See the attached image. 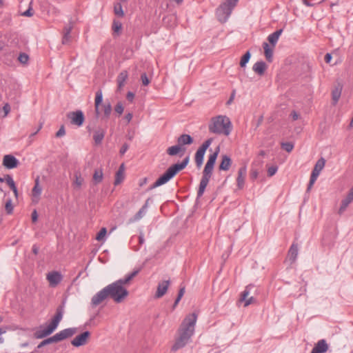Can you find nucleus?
Wrapping results in <instances>:
<instances>
[{
    "label": "nucleus",
    "instance_id": "f257e3e1",
    "mask_svg": "<svg viewBox=\"0 0 353 353\" xmlns=\"http://www.w3.org/2000/svg\"><path fill=\"white\" fill-rule=\"evenodd\" d=\"M196 319L197 316L195 313L190 314L184 319L178 330L179 336L172 346V351L176 352L184 347L190 341L194 332Z\"/></svg>",
    "mask_w": 353,
    "mask_h": 353
},
{
    "label": "nucleus",
    "instance_id": "f03ea898",
    "mask_svg": "<svg viewBox=\"0 0 353 353\" xmlns=\"http://www.w3.org/2000/svg\"><path fill=\"white\" fill-rule=\"evenodd\" d=\"M140 270L137 269L130 274L126 275L125 278L119 279L115 282L109 284L105 287L109 297H110L116 303H121L128 296V290L123 286L128 283L139 272Z\"/></svg>",
    "mask_w": 353,
    "mask_h": 353
},
{
    "label": "nucleus",
    "instance_id": "7ed1b4c3",
    "mask_svg": "<svg viewBox=\"0 0 353 353\" xmlns=\"http://www.w3.org/2000/svg\"><path fill=\"white\" fill-rule=\"evenodd\" d=\"M219 152V148H217L216 150L212 154H211L208 157V161L204 167L203 175L199 183V190L197 192L198 198L202 196L209 183V181L212 174L214 165L215 164Z\"/></svg>",
    "mask_w": 353,
    "mask_h": 353
},
{
    "label": "nucleus",
    "instance_id": "20e7f679",
    "mask_svg": "<svg viewBox=\"0 0 353 353\" xmlns=\"http://www.w3.org/2000/svg\"><path fill=\"white\" fill-rule=\"evenodd\" d=\"M209 130L214 134L228 136L232 130L231 121L226 116L219 115L213 117L209 125Z\"/></svg>",
    "mask_w": 353,
    "mask_h": 353
},
{
    "label": "nucleus",
    "instance_id": "39448f33",
    "mask_svg": "<svg viewBox=\"0 0 353 353\" xmlns=\"http://www.w3.org/2000/svg\"><path fill=\"white\" fill-rule=\"evenodd\" d=\"M189 162V157H186L181 163L172 165L150 188V190L156 188L168 182L179 171L183 170Z\"/></svg>",
    "mask_w": 353,
    "mask_h": 353
},
{
    "label": "nucleus",
    "instance_id": "423d86ee",
    "mask_svg": "<svg viewBox=\"0 0 353 353\" xmlns=\"http://www.w3.org/2000/svg\"><path fill=\"white\" fill-rule=\"evenodd\" d=\"M64 312L63 305L59 306L57 308L56 314L51 320V322L47 325L46 327H41L37 330L34 335L37 339H43L50 334H51L57 327L59 322L63 318Z\"/></svg>",
    "mask_w": 353,
    "mask_h": 353
},
{
    "label": "nucleus",
    "instance_id": "0eeeda50",
    "mask_svg": "<svg viewBox=\"0 0 353 353\" xmlns=\"http://www.w3.org/2000/svg\"><path fill=\"white\" fill-rule=\"evenodd\" d=\"M212 142V139H208L205 140L202 145L198 148L195 153L194 160L196 165L198 168H200L203 165V157L207 149L210 147Z\"/></svg>",
    "mask_w": 353,
    "mask_h": 353
},
{
    "label": "nucleus",
    "instance_id": "6e6552de",
    "mask_svg": "<svg viewBox=\"0 0 353 353\" xmlns=\"http://www.w3.org/2000/svg\"><path fill=\"white\" fill-rule=\"evenodd\" d=\"M232 10L228 4H221L216 10V14L219 21L225 22L232 13Z\"/></svg>",
    "mask_w": 353,
    "mask_h": 353
},
{
    "label": "nucleus",
    "instance_id": "1a4fd4ad",
    "mask_svg": "<svg viewBox=\"0 0 353 353\" xmlns=\"http://www.w3.org/2000/svg\"><path fill=\"white\" fill-rule=\"evenodd\" d=\"M67 117L70 120L71 124L79 127L82 125L85 120L83 113L81 110L68 112Z\"/></svg>",
    "mask_w": 353,
    "mask_h": 353
},
{
    "label": "nucleus",
    "instance_id": "9d476101",
    "mask_svg": "<svg viewBox=\"0 0 353 353\" xmlns=\"http://www.w3.org/2000/svg\"><path fill=\"white\" fill-rule=\"evenodd\" d=\"M46 279L49 282L50 286L54 288L61 282L63 276L59 272L52 271L47 274Z\"/></svg>",
    "mask_w": 353,
    "mask_h": 353
},
{
    "label": "nucleus",
    "instance_id": "9b49d317",
    "mask_svg": "<svg viewBox=\"0 0 353 353\" xmlns=\"http://www.w3.org/2000/svg\"><path fill=\"white\" fill-rule=\"evenodd\" d=\"M108 297H109L108 291L105 288H103L101 290L98 292L95 295H94L91 299V305L93 307H97L100 303H101L103 301H105Z\"/></svg>",
    "mask_w": 353,
    "mask_h": 353
},
{
    "label": "nucleus",
    "instance_id": "f8f14e48",
    "mask_svg": "<svg viewBox=\"0 0 353 353\" xmlns=\"http://www.w3.org/2000/svg\"><path fill=\"white\" fill-rule=\"evenodd\" d=\"M42 192V187L40 185L39 176H37L34 180V185L32 190V201L34 203H38L40 200V196Z\"/></svg>",
    "mask_w": 353,
    "mask_h": 353
},
{
    "label": "nucleus",
    "instance_id": "ddd939ff",
    "mask_svg": "<svg viewBox=\"0 0 353 353\" xmlns=\"http://www.w3.org/2000/svg\"><path fill=\"white\" fill-rule=\"evenodd\" d=\"M90 336V332L88 331H85L81 334L74 337L72 341L71 344L74 347H79L85 345L88 339Z\"/></svg>",
    "mask_w": 353,
    "mask_h": 353
},
{
    "label": "nucleus",
    "instance_id": "4468645a",
    "mask_svg": "<svg viewBox=\"0 0 353 353\" xmlns=\"http://www.w3.org/2000/svg\"><path fill=\"white\" fill-rule=\"evenodd\" d=\"M254 288L253 285H248L245 287L243 292H242L241 294V298L239 299V301L244 302V307H247L249 305L253 303L255 301V299L253 296H250V298H248L250 293L251 289Z\"/></svg>",
    "mask_w": 353,
    "mask_h": 353
},
{
    "label": "nucleus",
    "instance_id": "2eb2a0df",
    "mask_svg": "<svg viewBox=\"0 0 353 353\" xmlns=\"http://www.w3.org/2000/svg\"><path fill=\"white\" fill-rule=\"evenodd\" d=\"M18 159L12 154H6L3 159V165L8 169H13L18 166Z\"/></svg>",
    "mask_w": 353,
    "mask_h": 353
},
{
    "label": "nucleus",
    "instance_id": "dca6fc26",
    "mask_svg": "<svg viewBox=\"0 0 353 353\" xmlns=\"http://www.w3.org/2000/svg\"><path fill=\"white\" fill-rule=\"evenodd\" d=\"M353 201V187L350 190L347 195L341 201V206L339 209V214H342L347 208L350 203Z\"/></svg>",
    "mask_w": 353,
    "mask_h": 353
},
{
    "label": "nucleus",
    "instance_id": "f3484780",
    "mask_svg": "<svg viewBox=\"0 0 353 353\" xmlns=\"http://www.w3.org/2000/svg\"><path fill=\"white\" fill-rule=\"evenodd\" d=\"M77 332V329L70 327L64 329L55 334L58 342L63 341L67 338L72 336Z\"/></svg>",
    "mask_w": 353,
    "mask_h": 353
},
{
    "label": "nucleus",
    "instance_id": "a211bd4d",
    "mask_svg": "<svg viewBox=\"0 0 353 353\" xmlns=\"http://www.w3.org/2000/svg\"><path fill=\"white\" fill-rule=\"evenodd\" d=\"M170 285V281H163L158 284L157 292L155 294V298L159 299L165 295L168 291Z\"/></svg>",
    "mask_w": 353,
    "mask_h": 353
},
{
    "label": "nucleus",
    "instance_id": "6ab92c4d",
    "mask_svg": "<svg viewBox=\"0 0 353 353\" xmlns=\"http://www.w3.org/2000/svg\"><path fill=\"white\" fill-rule=\"evenodd\" d=\"M328 349L327 343L325 339L319 340L313 347L311 353H325Z\"/></svg>",
    "mask_w": 353,
    "mask_h": 353
},
{
    "label": "nucleus",
    "instance_id": "aec40b11",
    "mask_svg": "<svg viewBox=\"0 0 353 353\" xmlns=\"http://www.w3.org/2000/svg\"><path fill=\"white\" fill-rule=\"evenodd\" d=\"M247 174V168L245 166L240 168L238 170V176L236 179L237 186L239 189H242L245 184V178Z\"/></svg>",
    "mask_w": 353,
    "mask_h": 353
},
{
    "label": "nucleus",
    "instance_id": "412c9836",
    "mask_svg": "<svg viewBox=\"0 0 353 353\" xmlns=\"http://www.w3.org/2000/svg\"><path fill=\"white\" fill-rule=\"evenodd\" d=\"M325 165V160L324 158L321 157L320 158L316 163L314 169L312 172L311 175L314 176V177L318 178L319 175L320 174L321 170L323 169L324 166Z\"/></svg>",
    "mask_w": 353,
    "mask_h": 353
},
{
    "label": "nucleus",
    "instance_id": "4be33fe9",
    "mask_svg": "<svg viewBox=\"0 0 353 353\" xmlns=\"http://www.w3.org/2000/svg\"><path fill=\"white\" fill-rule=\"evenodd\" d=\"M266 69L267 65L263 61L256 62L252 67L253 71L259 76L263 75Z\"/></svg>",
    "mask_w": 353,
    "mask_h": 353
},
{
    "label": "nucleus",
    "instance_id": "5701e85b",
    "mask_svg": "<svg viewBox=\"0 0 353 353\" xmlns=\"http://www.w3.org/2000/svg\"><path fill=\"white\" fill-rule=\"evenodd\" d=\"M74 180L73 181L72 185L74 189L80 190L84 183V179L82 177L79 171H77L74 174Z\"/></svg>",
    "mask_w": 353,
    "mask_h": 353
},
{
    "label": "nucleus",
    "instance_id": "b1692460",
    "mask_svg": "<svg viewBox=\"0 0 353 353\" xmlns=\"http://www.w3.org/2000/svg\"><path fill=\"white\" fill-rule=\"evenodd\" d=\"M298 245L292 243L288 254V259L291 261V263H294L296 261L298 256Z\"/></svg>",
    "mask_w": 353,
    "mask_h": 353
},
{
    "label": "nucleus",
    "instance_id": "393cba45",
    "mask_svg": "<svg viewBox=\"0 0 353 353\" xmlns=\"http://www.w3.org/2000/svg\"><path fill=\"white\" fill-rule=\"evenodd\" d=\"M193 143L192 137L187 134L179 136L177 139V143L182 147L184 145H190Z\"/></svg>",
    "mask_w": 353,
    "mask_h": 353
},
{
    "label": "nucleus",
    "instance_id": "a878e982",
    "mask_svg": "<svg viewBox=\"0 0 353 353\" xmlns=\"http://www.w3.org/2000/svg\"><path fill=\"white\" fill-rule=\"evenodd\" d=\"M128 77V73L126 70L121 71L117 77L118 89L121 90L125 85V83Z\"/></svg>",
    "mask_w": 353,
    "mask_h": 353
},
{
    "label": "nucleus",
    "instance_id": "bb28decb",
    "mask_svg": "<svg viewBox=\"0 0 353 353\" xmlns=\"http://www.w3.org/2000/svg\"><path fill=\"white\" fill-rule=\"evenodd\" d=\"M124 164L122 163L119 170L116 172L115 180H114V185H117L120 184L124 179Z\"/></svg>",
    "mask_w": 353,
    "mask_h": 353
},
{
    "label": "nucleus",
    "instance_id": "cd10ccee",
    "mask_svg": "<svg viewBox=\"0 0 353 353\" xmlns=\"http://www.w3.org/2000/svg\"><path fill=\"white\" fill-rule=\"evenodd\" d=\"M231 159L227 155H223L222 157L221 162L219 165V170L224 171L228 170L231 166Z\"/></svg>",
    "mask_w": 353,
    "mask_h": 353
},
{
    "label": "nucleus",
    "instance_id": "c85d7f7f",
    "mask_svg": "<svg viewBox=\"0 0 353 353\" xmlns=\"http://www.w3.org/2000/svg\"><path fill=\"white\" fill-rule=\"evenodd\" d=\"M103 101V94L101 90H99L96 93L95 97V112L97 117L100 114V104L102 103Z\"/></svg>",
    "mask_w": 353,
    "mask_h": 353
},
{
    "label": "nucleus",
    "instance_id": "c756f323",
    "mask_svg": "<svg viewBox=\"0 0 353 353\" xmlns=\"http://www.w3.org/2000/svg\"><path fill=\"white\" fill-rule=\"evenodd\" d=\"M105 136V130L102 128H99L95 130L93 139L96 144H100L103 141Z\"/></svg>",
    "mask_w": 353,
    "mask_h": 353
},
{
    "label": "nucleus",
    "instance_id": "7c9ffc66",
    "mask_svg": "<svg viewBox=\"0 0 353 353\" xmlns=\"http://www.w3.org/2000/svg\"><path fill=\"white\" fill-rule=\"evenodd\" d=\"M282 32H283V30L280 29V30L275 31L272 34H270L268 36V40L273 46V47H274L275 45L276 44V43L279 40V38L280 35L281 34Z\"/></svg>",
    "mask_w": 353,
    "mask_h": 353
},
{
    "label": "nucleus",
    "instance_id": "2f4dec72",
    "mask_svg": "<svg viewBox=\"0 0 353 353\" xmlns=\"http://www.w3.org/2000/svg\"><path fill=\"white\" fill-rule=\"evenodd\" d=\"M181 151L184 152V149H183L182 147L179 144L171 146L167 149V153L170 156H175Z\"/></svg>",
    "mask_w": 353,
    "mask_h": 353
},
{
    "label": "nucleus",
    "instance_id": "473e14b6",
    "mask_svg": "<svg viewBox=\"0 0 353 353\" xmlns=\"http://www.w3.org/2000/svg\"><path fill=\"white\" fill-rule=\"evenodd\" d=\"M263 48L264 49V53H265L266 59L268 61L271 62L272 59V56H273V50L272 48H270L268 43H265V42L263 43Z\"/></svg>",
    "mask_w": 353,
    "mask_h": 353
},
{
    "label": "nucleus",
    "instance_id": "72a5a7b5",
    "mask_svg": "<svg viewBox=\"0 0 353 353\" xmlns=\"http://www.w3.org/2000/svg\"><path fill=\"white\" fill-rule=\"evenodd\" d=\"M103 174L102 168L95 170L92 176L94 183L96 184L101 183L103 180Z\"/></svg>",
    "mask_w": 353,
    "mask_h": 353
},
{
    "label": "nucleus",
    "instance_id": "f704fd0d",
    "mask_svg": "<svg viewBox=\"0 0 353 353\" xmlns=\"http://www.w3.org/2000/svg\"><path fill=\"white\" fill-rule=\"evenodd\" d=\"M342 88L340 87L336 88L332 92V97L333 100V103L335 105L337 103L338 101L340 99L341 94Z\"/></svg>",
    "mask_w": 353,
    "mask_h": 353
},
{
    "label": "nucleus",
    "instance_id": "c9c22d12",
    "mask_svg": "<svg viewBox=\"0 0 353 353\" xmlns=\"http://www.w3.org/2000/svg\"><path fill=\"white\" fill-rule=\"evenodd\" d=\"M148 208V201L145 202L144 205L139 210V212L134 215L133 218V221H137L141 219L145 213L146 209Z\"/></svg>",
    "mask_w": 353,
    "mask_h": 353
},
{
    "label": "nucleus",
    "instance_id": "e433bc0d",
    "mask_svg": "<svg viewBox=\"0 0 353 353\" xmlns=\"http://www.w3.org/2000/svg\"><path fill=\"white\" fill-rule=\"evenodd\" d=\"M101 111L103 112L104 117H109L112 112V105L110 103H105L101 105Z\"/></svg>",
    "mask_w": 353,
    "mask_h": 353
},
{
    "label": "nucleus",
    "instance_id": "4c0bfd02",
    "mask_svg": "<svg viewBox=\"0 0 353 353\" xmlns=\"http://www.w3.org/2000/svg\"><path fill=\"white\" fill-rule=\"evenodd\" d=\"M122 29V24L120 21L114 20L112 23V30L114 32L119 34Z\"/></svg>",
    "mask_w": 353,
    "mask_h": 353
},
{
    "label": "nucleus",
    "instance_id": "58836bf2",
    "mask_svg": "<svg viewBox=\"0 0 353 353\" xmlns=\"http://www.w3.org/2000/svg\"><path fill=\"white\" fill-rule=\"evenodd\" d=\"M114 14L119 17H123L124 13L123 11L122 6L120 3H117L114 7Z\"/></svg>",
    "mask_w": 353,
    "mask_h": 353
},
{
    "label": "nucleus",
    "instance_id": "ea45409f",
    "mask_svg": "<svg viewBox=\"0 0 353 353\" xmlns=\"http://www.w3.org/2000/svg\"><path fill=\"white\" fill-rule=\"evenodd\" d=\"M251 54L249 51H248L241 58L240 61L241 67L243 68L245 66L246 63L249 61L250 59Z\"/></svg>",
    "mask_w": 353,
    "mask_h": 353
},
{
    "label": "nucleus",
    "instance_id": "a19ab883",
    "mask_svg": "<svg viewBox=\"0 0 353 353\" xmlns=\"http://www.w3.org/2000/svg\"><path fill=\"white\" fill-rule=\"evenodd\" d=\"M4 181L9 185L10 188H13L16 185L11 175L7 174L4 178Z\"/></svg>",
    "mask_w": 353,
    "mask_h": 353
},
{
    "label": "nucleus",
    "instance_id": "79ce46f5",
    "mask_svg": "<svg viewBox=\"0 0 353 353\" xmlns=\"http://www.w3.org/2000/svg\"><path fill=\"white\" fill-rule=\"evenodd\" d=\"M58 341H57V339L55 336V334L50 338H48L45 340H43V341H41V345H47L48 344H50V343H57Z\"/></svg>",
    "mask_w": 353,
    "mask_h": 353
},
{
    "label": "nucleus",
    "instance_id": "37998d69",
    "mask_svg": "<svg viewBox=\"0 0 353 353\" xmlns=\"http://www.w3.org/2000/svg\"><path fill=\"white\" fill-rule=\"evenodd\" d=\"M107 230L105 228H102L100 231L98 232L96 239L97 241H101L104 239L105 236L106 235Z\"/></svg>",
    "mask_w": 353,
    "mask_h": 353
},
{
    "label": "nucleus",
    "instance_id": "c03bdc74",
    "mask_svg": "<svg viewBox=\"0 0 353 353\" xmlns=\"http://www.w3.org/2000/svg\"><path fill=\"white\" fill-rule=\"evenodd\" d=\"M281 148L286 152H290L294 148V145L290 142H285L281 144Z\"/></svg>",
    "mask_w": 353,
    "mask_h": 353
},
{
    "label": "nucleus",
    "instance_id": "a18cd8bd",
    "mask_svg": "<svg viewBox=\"0 0 353 353\" xmlns=\"http://www.w3.org/2000/svg\"><path fill=\"white\" fill-rule=\"evenodd\" d=\"M323 0H319V1H316V0H302L303 3L308 7L314 6Z\"/></svg>",
    "mask_w": 353,
    "mask_h": 353
},
{
    "label": "nucleus",
    "instance_id": "49530a36",
    "mask_svg": "<svg viewBox=\"0 0 353 353\" xmlns=\"http://www.w3.org/2000/svg\"><path fill=\"white\" fill-rule=\"evenodd\" d=\"M5 209L8 214H10L13 212V205L12 204L11 199H8L5 205Z\"/></svg>",
    "mask_w": 353,
    "mask_h": 353
},
{
    "label": "nucleus",
    "instance_id": "de8ad7c7",
    "mask_svg": "<svg viewBox=\"0 0 353 353\" xmlns=\"http://www.w3.org/2000/svg\"><path fill=\"white\" fill-rule=\"evenodd\" d=\"M28 59L29 57L25 53H21L18 57L19 62L23 64H26L28 61Z\"/></svg>",
    "mask_w": 353,
    "mask_h": 353
},
{
    "label": "nucleus",
    "instance_id": "09e8293b",
    "mask_svg": "<svg viewBox=\"0 0 353 353\" xmlns=\"http://www.w3.org/2000/svg\"><path fill=\"white\" fill-rule=\"evenodd\" d=\"M123 104L121 102H119L114 107V110L119 114V115H121L123 113Z\"/></svg>",
    "mask_w": 353,
    "mask_h": 353
},
{
    "label": "nucleus",
    "instance_id": "8fccbe9b",
    "mask_svg": "<svg viewBox=\"0 0 353 353\" xmlns=\"http://www.w3.org/2000/svg\"><path fill=\"white\" fill-rule=\"evenodd\" d=\"M62 43L65 45L70 42L71 36L70 34L63 33Z\"/></svg>",
    "mask_w": 353,
    "mask_h": 353
},
{
    "label": "nucleus",
    "instance_id": "3c124183",
    "mask_svg": "<svg viewBox=\"0 0 353 353\" xmlns=\"http://www.w3.org/2000/svg\"><path fill=\"white\" fill-rule=\"evenodd\" d=\"M141 79L143 85H148L150 83V80L145 73H143L141 76Z\"/></svg>",
    "mask_w": 353,
    "mask_h": 353
},
{
    "label": "nucleus",
    "instance_id": "603ef678",
    "mask_svg": "<svg viewBox=\"0 0 353 353\" xmlns=\"http://www.w3.org/2000/svg\"><path fill=\"white\" fill-rule=\"evenodd\" d=\"M21 14H22V16L28 17L33 16L34 12L32 10L31 6H30L28 9L26 11H25L24 12H23Z\"/></svg>",
    "mask_w": 353,
    "mask_h": 353
},
{
    "label": "nucleus",
    "instance_id": "864d4df0",
    "mask_svg": "<svg viewBox=\"0 0 353 353\" xmlns=\"http://www.w3.org/2000/svg\"><path fill=\"white\" fill-rule=\"evenodd\" d=\"M277 167L276 166H272L268 168V174L269 176H272L277 171Z\"/></svg>",
    "mask_w": 353,
    "mask_h": 353
},
{
    "label": "nucleus",
    "instance_id": "5fc2aeb1",
    "mask_svg": "<svg viewBox=\"0 0 353 353\" xmlns=\"http://www.w3.org/2000/svg\"><path fill=\"white\" fill-rule=\"evenodd\" d=\"M239 0H227L224 4H228L230 8H231L232 10L235 7L236 3Z\"/></svg>",
    "mask_w": 353,
    "mask_h": 353
},
{
    "label": "nucleus",
    "instance_id": "6e6d98bb",
    "mask_svg": "<svg viewBox=\"0 0 353 353\" xmlns=\"http://www.w3.org/2000/svg\"><path fill=\"white\" fill-rule=\"evenodd\" d=\"M65 128L63 125H62V126H61L59 130L56 133V137H63V135H65Z\"/></svg>",
    "mask_w": 353,
    "mask_h": 353
},
{
    "label": "nucleus",
    "instance_id": "4d7b16f0",
    "mask_svg": "<svg viewBox=\"0 0 353 353\" xmlns=\"http://www.w3.org/2000/svg\"><path fill=\"white\" fill-rule=\"evenodd\" d=\"M128 148H129L128 144L124 143L120 149V151H119L120 154L123 155L126 152V151L128 150Z\"/></svg>",
    "mask_w": 353,
    "mask_h": 353
},
{
    "label": "nucleus",
    "instance_id": "13d9d810",
    "mask_svg": "<svg viewBox=\"0 0 353 353\" xmlns=\"http://www.w3.org/2000/svg\"><path fill=\"white\" fill-rule=\"evenodd\" d=\"M316 179H317L316 177L314 178V176H312V175L310 176V182H309V184H308V186H307V190L311 189V188L312 187V185H314V183H315Z\"/></svg>",
    "mask_w": 353,
    "mask_h": 353
},
{
    "label": "nucleus",
    "instance_id": "bf43d9fd",
    "mask_svg": "<svg viewBox=\"0 0 353 353\" xmlns=\"http://www.w3.org/2000/svg\"><path fill=\"white\" fill-rule=\"evenodd\" d=\"M72 29V26L71 25H68L64 27L63 33L70 34Z\"/></svg>",
    "mask_w": 353,
    "mask_h": 353
},
{
    "label": "nucleus",
    "instance_id": "052dcab7",
    "mask_svg": "<svg viewBox=\"0 0 353 353\" xmlns=\"http://www.w3.org/2000/svg\"><path fill=\"white\" fill-rule=\"evenodd\" d=\"M126 98L129 101L132 102L134 98V94L132 92H128Z\"/></svg>",
    "mask_w": 353,
    "mask_h": 353
},
{
    "label": "nucleus",
    "instance_id": "680f3d73",
    "mask_svg": "<svg viewBox=\"0 0 353 353\" xmlns=\"http://www.w3.org/2000/svg\"><path fill=\"white\" fill-rule=\"evenodd\" d=\"M38 219V214L36 210H34L32 213V221L33 223H35L37 221Z\"/></svg>",
    "mask_w": 353,
    "mask_h": 353
},
{
    "label": "nucleus",
    "instance_id": "e2e57ef3",
    "mask_svg": "<svg viewBox=\"0 0 353 353\" xmlns=\"http://www.w3.org/2000/svg\"><path fill=\"white\" fill-rule=\"evenodd\" d=\"M3 110L5 112V115L6 116L10 111V107L8 103H6L4 106L3 107Z\"/></svg>",
    "mask_w": 353,
    "mask_h": 353
},
{
    "label": "nucleus",
    "instance_id": "0e129e2a",
    "mask_svg": "<svg viewBox=\"0 0 353 353\" xmlns=\"http://www.w3.org/2000/svg\"><path fill=\"white\" fill-rule=\"evenodd\" d=\"M184 293H185V288L184 287L181 288L179 291L177 296H179V299H181L183 297Z\"/></svg>",
    "mask_w": 353,
    "mask_h": 353
},
{
    "label": "nucleus",
    "instance_id": "69168bd1",
    "mask_svg": "<svg viewBox=\"0 0 353 353\" xmlns=\"http://www.w3.org/2000/svg\"><path fill=\"white\" fill-rule=\"evenodd\" d=\"M332 59V55L330 53H327L325 55V61L327 63H329L330 62Z\"/></svg>",
    "mask_w": 353,
    "mask_h": 353
},
{
    "label": "nucleus",
    "instance_id": "338daca9",
    "mask_svg": "<svg viewBox=\"0 0 353 353\" xmlns=\"http://www.w3.org/2000/svg\"><path fill=\"white\" fill-rule=\"evenodd\" d=\"M291 116H292V119L294 121L297 120L299 119V114L296 112H295V111L292 112Z\"/></svg>",
    "mask_w": 353,
    "mask_h": 353
},
{
    "label": "nucleus",
    "instance_id": "774afa93",
    "mask_svg": "<svg viewBox=\"0 0 353 353\" xmlns=\"http://www.w3.org/2000/svg\"><path fill=\"white\" fill-rule=\"evenodd\" d=\"M132 113H128L125 116V119H126L127 122L129 123L132 119Z\"/></svg>",
    "mask_w": 353,
    "mask_h": 353
}]
</instances>
